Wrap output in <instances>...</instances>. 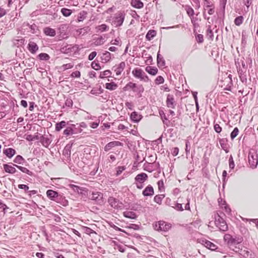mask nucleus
Masks as SVG:
<instances>
[{
	"label": "nucleus",
	"instance_id": "30",
	"mask_svg": "<svg viewBox=\"0 0 258 258\" xmlns=\"http://www.w3.org/2000/svg\"><path fill=\"white\" fill-rule=\"evenodd\" d=\"M13 166L16 167L17 168H18L19 170H20L23 173H26L30 176H32L33 174V173L32 171H30L29 169H28L26 167H22V166H19V165H18L16 164H13Z\"/></svg>",
	"mask_w": 258,
	"mask_h": 258
},
{
	"label": "nucleus",
	"instance_id": "22",
	"mask_svg": "<svg viewBox=\"0 0 258 258\" xmlns=\"http://www.w3.org/2000/svg\"><path fill=\"white\" fill-rule=\"evenodd\" d=\"M131 5L136 9H141L144 7V4L141 0H131Z\"/></svg>",
	"mask_w": 258,
	"mask_h": 258
},
{
	"label": "nucleus",
	"instance_id": "6",
	"mask_svg": "<svg viewBox=\"0 0 258 258\" xmlns=\"http://www.w3.org/2000/svg\"><path fill=\"white\" fill-rule=\"evenodd\" d=\"M154 227L157 231L166 232L171 228V224L163 221H160L156 223Z\"/></svg>",
	"mask_w": 258,
	"mask_h": 258
},
{
	"label": "nucleus",
	"instance_id": "5",
	"mask_svg": "<svg viewBox=\"0 0 258 258\" xmlns=\"http://www.w3.org/2000/svg\"><path fill=\"white\" fill-rule=\"evenodd\" d=\"M248 158L250 167L252 169L256 168L258 164V155L256 152H249Z\"/></svg>",
	"mask_w": 258,
	"mask_h": 258
},
{
	"label": "nucleus",
	"instance_id": "35",
	"mask_svg": "<svg viewBox=\"0 0 258 258\" xmlns=\"http://www.w3.org/2000/svg\"><path fill=\"white\" fill-rule=\"evenodd\" d=\"M105 88L108 90L112 91L115 90L117 88V85L114 82L107 83L105 84Z\"/></svg>",
	"mask_w": 258,
	"mask_h": 258
},
{
	"label": "nucleus",
	"instance_id": "51",
	"mask_svg": "<svg viewBox=\"0 0 258 258\" xmlns=\"http://www.w3.org/2000/svg\"><path fill=\"white\" fill-rule=\"evenodd\" d=\"M164 79L161 76H158L155 80V83L156 85H159L161 84H163L164 83Z\"/></svg>",
	"mask_w": 258,
	"mask_h": 258
},
{
	"label": "nucleus",
	"instance_id": "32",
	"mask_svg": "<svg viewBox=\"0 0 258 258\" xmlns=\"http://www.w3.org/2000/svg\"><path fill=\"white\" fill-rule=\"evenodd\" d=\"M111 58V54L107 51H106L104 53H103L101 56L102 60L105 62L109 61Z\"/></svg>",
	"mask_w": 258,
	"mask_h": 258
},
{
	"label": "nucleus",
	"instance_id": "64",
	"mask_svg": "<svg viewBox=\"0 0 258 258\" xmlns=\"http://www.w3.org/2000/svg\"><path fill=\"white\" fill-rule=\"evenodd\" d=\"M127 228L138 230L140 229V226L135 224H131L129 226H127Z\"/></svg>",
	"mask_w": 258,
	"mask_h": 258
},
{
	"label": "nucleus",
	"instance_id": "58",
	"mask_svg": "<svg viewBox=\"0 0 258 258\" xmlns=\"http://www.w3.org/2000/svg\"><path fill=\"white\" fill-rule=\"evenodd\" d=\"M207 36H209L210 39H213L214 37V34L212 29H211L210 26H209V28L207 30Z\"/></svg>",
	"mask_w": 258,
	"mask_h": 258
},
{
	"label": "nucleus",
	"instance_id": "10",
	"mask_svg": "<svg viewBox=\"0 0 258 258\" xmlns=\"http://www.w3.org/2000/svg\"><path fill=\"white\" fill-rule=\"evenodd\" d=\"M72 144H67L62 152V155L64 157V159L67 162L71 161V154Z\"/></svg>",
	"mask_w": 258,
	"mask_h": 258
},
{
	"label": "nucleus",
	"instance_id": "33",
	"mask_svg": "<svg viewBox=\"0 0 258 258\" xmlns=\"http://www.w3.org/2000/svg\"><path fill=\"white\" fill-rule=\"evenodd\" d=\"M145 70L147 72L152 75H155L158 72V69L155 67L148 66L146 68Z\"/></svg>",
	"mask_w": 258,
	"mask_h": 258
},
{
	"label": "nucleus",
	"instance_id": "3",
	"mask_svg": "<svg viewBox=\"0 0 258 258\" xmlns=\"http://www.w3.org/2000/svg\"><path fill=\"white\" fill-rule=\"evenodd\" d=\"M89 197V199L95 201L96 204L101 205L104 203L103 194L101 192L92 191Z\"/></svg>",
	"mask_w": 258,
	"mask_h": 258
},
{
	"label": "nucleus",
	"instance_id": "50",
	"mask_svg": "<svg viewBox=\"0 0 258 258\" xmlns=\"http://www.w3.org/2000/svg\"><path fill=\"white\" fill-rule=\"evenodd\" d=\"M83 229L85 231V233L88 235H90L91 234H93V233L96 234V233L95 232V231H94L93 230H92L91 228H90L89 227H84Z\"/></svg>",
	"mask_w": 258,
	"mask_h": 258
},
{
	"label": "nucleus",
	"instance_id": "13",
	"mask_svg": "<svg viewBox=\"0 0 258 258\" xmlns=\"http://www.w3.org/2000/svg\"><path fill=\"white\" fill-rule=\"evenodd\" d=\"M219 144L223 150H224L226 153L229 152L228 140L227 138L219 139Z\"/></svg>",
	"mask_w": 258,
	"mask_h": 258
},
{
	"label": "nucleus",
	"instance_id": "61",
	"mask_svg": "<svg viewBox=\"0 0 258 258\" xmlns=\"http://www.w3.org/2000/svg\"><path fill=\"white\" fill-rule=\"evenodd\" d=\"M73 102L71 98H68L65 101V105L69 107H72L73 106Z\"/></svg>",
	"mask_w": 258,
	"mask_h": 258
},
{
	"label": "nucleus",
	"instance_id": "46",
	"mask_svg": "<svg viewBox=\"0 0 258 258\" xmlns=\"http://www.w3.org/2000/svg\"><path fill=\"white\" fill-rule=\"evenodd\" d=\"M72 126L73 130H74V132H73V134H78L79 133H81L82 131V130L81 129V128L80 127V126H79V125L78 124H77L76 125L72 124Z\"/></svg>",
	"mask_w": 258,
	"mask_h": 258
},
{
	"label": "nucleus",
	"instance_id": "48",
	"mask_svg": "<svg viewBox=\"0 0 258 258\" xmlns=\"http://www.w3.org/2000/svg\"><path fill=\"white\" fill-rule=\"evenodd\" d=\"M243 17L242 16L236 17L234 20V24L237 26H240L243 22Z\"/></svg>",
	"mask_w": 258,
	"mask_h": 258
},
{
	"label": "nucleus",
	"instance_id": "59",
	"mask_svg": "<svg viewBox=\"0 0 258 258\" xmlns=\"http://www.w3.org/2000/svg\"><path fill=\"white\" fill-rule=\"evenodd\" d=\"M0 209H2L4 213L5 214L7 212V210L9 208L0 200Z\"/></svg>",
	"mask_w": 258,
	"mask_h": 258
},
{
	"label": "nucleus",
	"instance_id": "29",
	"mask_svg": "<svg viewBox=\"0 0 258 258\" xmlns=\"http://www.w3.org/2000/svg\"><path fill=\"white\" fill-rule=\"evenodd\" d=\"M123 215L124 217L132 219H136L137 217L136 214L133 211H125Z\"/></svg>",
	"mask_w": 258,
	"mask_h": 258
},
{
	"label": "nucleus",
	"instance_id": "12",
	"mask_svg": "<svg viewBox=\"0 0 258 258\" xmlns=\"http://www.w3.org/2000/svg\"><path fill=\"white\" fill-rule=\"evenodd\" d=\"M122 145V143L118 141H112L108 143L104 147V151L106 152H107L109 151L112 148L118 146H121Z\"/></svg>",
	"mask_w": 258,
	"mask_h": 258
},
{
	"label": "nucleus",
	"instance_id": "1",
	"mask_svg": "<svg viewBox=\"0 0 258 258\" xmlns=\"http://www.w3.org/2000/svg\"><path fill=\"white\" fill-rule=\"evenodd\" d=\"M47 197L51 201L62 204L63 206L68 205V201L64 199L62 195L59 194L57 191L52 189H48L46 191Z\"/></svg>",
	"mask_w": 258,
	"mask_h": 258
},
{
	"label": "nucleus",
	"instance_id": "8",
	"mask_svg": "<svg viewBox=\"0 0 258 258\" xmlns=\"http://www.w3.org/2000/svg\"><path fill=\"white\" fill-rule=\"evenodd\" d=\"M108 203L110 206L116 209H121L123 208V205L122 202H120L118 199L110 197L108 199Z\"/></svg>",
	"mask_w": 258,
	"mask_h": 258
},
{
	"label": "nucleus",
	"instance_id": "24",
	"mask_svg": "<svg viewBox=\"0 0 258 258\" xmlns=\"http://www.w3.org/2000/svg\"><path fill=\"white\" fill-rule=\"evenodd\" d=\"M144 72L142 69L136 68L133 70L132 74L135 78L140 79Z\"/></svg>",
	"mask_w": 258,
	"mask_h": 258
},
{
	"label": "nucleus",
	"instance_id": "63",
	"mask_svg": "<svg viewBox=\"0 0 258 258\" xmlns=\"http://www.w3.org/2000/svg\"><path fill=\"white\" fill-rule=\"evenodd\" d=\"M196 39L198 43H202L204 41L203 35L202 34H198L196 37Z\"/></svg>",
	"mask_w": 258,
	"mask_h": 258
},
{
	"label": "nucleus",
	"instance_id": "57",
	"mask_svg": "<svg viewBox=\"0 0 258 258\" xmlns=\"http://www.w3.org/2000/svg\"><path fill=\"white\" fill-rule=\"evenodd\" d=\"M186 13H187V15L189 17L193 16L195 14L194 9L190 7H187V8L186 9Z\"/></svg>",
	"mask_w": 258,
	"mask_h": 258
},
{
	"label": "nucleus",
	"instance_id": "31",
	"mask_svg": "<svg viewBox=\"0 0 258 258\" xmlns=\"http://www.w3.org/2000/svg\"><path fill=\"white\" fill-rule=\"evenodd\" d=\"M157 32L154 30H150L146 35V38L147 40H151L156 35Z\"/></svg>",
	"mask_w": 258,
	"mask_h": 258
},
{
	"label": "nucleus",
	"instance_id": "26",
	"mask_svg": "<svg viewBox=\"0 0 258 258\" xmlns=\"http://www.w3.org/2000/svg\"><path fill=\"white\" fill-rule=\"evenodd\" d=\"M157 65L159 67H162L165 65V61L163 57L160 54L159 51L157 56Z\"/></svg>",
	"mask_w": 258,
	"mask_h": 258
},
{
	"label": "nucleus",
	"instance_id": "54",
	"mask_svg": "<svg viewBox=\"0 0 258 258\" xmlns=\"http://www.w3.org/2000/svg\"><path fill=\"white\" fill-rule=\"evenodd\" d=\"M214 129L215 131L218 134L220 133L222 131V127L220 125L215 122H214Z\"/></svg>",
	"mask_w": 258,
	"mask_h": 258
},
{
	"label": "nucleus",
	"instance_id": "18",
	"mask_svg": "<svg viewBox=\"0 0 258 258\" xmlns=\"http://www.w3.org/2000/svg\"><path fill=\"white\" fill-rule=\"evenodd\" d=\"M143 195L144 196H152L154 195L153 187L151 185H148L143 191Z\"/></svg>",
	"mask_w": 258,
	"mask_h": 258
},
{
	"label": "nucleus",
	"instance_id": "41",
	"mask_svg": "<svg viewBox=\"0 0 258 258\" xmlns=\"http://www.w3.org/2000/svg\"><path fill=\"white\" fill-rule=\"evenodd\" d=\"M37 57L41 60H48L50 59L49 55L46 53H40Z\"/></svg>",
	"mask_w": 258,
	"mask_h": 258
},
{
	"label": "nucleus",
	"instance_id": "56",
	"mask_svg": "<svg viewBox=\"0 0 258 258\" xmlns=\"http://www.w3.org/2000/svg\"><path fill=\"white\" fill-rule=\"evenodd\" d=\"M227 3V0H220V7L223 13L225 12V6Z\"/></svg>",
	"mask_w": 258,
	"mask_h": 258
},
{
	"label": "nucleus",
	"instance_id": "55",
	"mask_svg": "<svg viewBox=\"0 0 258 258\" xmlns=\"http://www.w3.org/2000/svg\"><path fill=\"white\" fill-rule=\"evenodd\" d=\"M204 7L206 8H212L214 6V4L209 0H204Z\"/></svg>",
	"mask_w": 258,
	"mask_h": 258
},
{
	"label": "nucleus",
	"instance_id": "62",
	"mask_svg": "<svg viewBox=\"0 0 258 258\" xmlns=\"http://www.w3.org/2000/svg\"><path fill=\"white\" fill-rule=\"evenodd\" d=\"M125 169V166H118L116 170V175H120Z\"/></svg>",
	"mask_w": 258,
	"mask_h": 258
},
{
	"label": "nucleus",
	"instance_id": "9",
	"mask_svg": "<svg viewBox=\"0 0 258 258\" xmlns=\"http://www.w3.org/2000/svg\"><path fill=\"white\" fill-rule=\"evenodd\" d=\"M199 242L211 250H216L218 249L216 245L206 239H200Z\"/></svg>",
	"mask_w": 258,
	"mask_h": 258
},
{
	"label": "nucleus",
	"instance_id": "38",
	"mask_svg": "<svg viewBox=\"0 0 258 258\" xmlns=\"http://www.w3.org/2000/svg\"><path fill=\"white\" fill-rule=\"evenodd\" d=\"M60 12L63 16L69 17L72 14V11L70 9L66 8H63L61 9Z\"/></svg>",
	"mask_w": 258,
	"mask_h": 258
},
{
	"label": "nucleus",
	"instance_id": "34",
	"mask_svg": "<svg viewBox=\"0 0 258 258\" xmlns=\"http://www.w3.org/2000/svg\"><path fill=\"white\" fill-rule=\"evenodd\" d=\"M74 132V130H73L72 124H69L67 126L66 128L63 131V135L69 136L72 135Z\"/></svg>",
	"mask_w": 258,
	"mask_h": 258
},
{
	"label": "nucleus",
	"instance_id": "16",
	"mask_svg": "<svg viewBox=\"0 0 258 258\" xmlns=\"http://www.w3.org/2000/svg\"><path fill=\"white\" fill-rule=\"evenodd\" d=\"M125 67V63L124 61L121 62L117 67H113L114 72L116 73V75L118 76L121 74L122 72L123 71Z\"/></svg>",
	"mask_w": 258,
	"mask_h": 258
},
{
	"label": "nucleus",
	"instance_id": "45",
	"mask_svg": "<svg viewBox=\"0 0 258 258\" xmlns=\"http://www.w3.org/2000/svg\"><path fill=\"white\" fill-rule=\"evenodd\" d=\"M144 91V88L142 85H136V87L134 89V92L138 93L139 94H141Z\"/></svg>",
	"mask_w": 258,
	"mask_h": 258
},
{
	"label": "nucleus",
	"instance_id": "40",
	"mask_svg": "<svg viewBox=\"0 0 258 258\" xmlns=\"http://www.w3.org/2000/svg\"><path fill=\"white\" fill-rule=\"evenodd\" d=\"M25 160L21 155H17L14 160V162L19 164H23Z\"/></svg>",
	"mask_w": 258,
	"mask_h": 258
},
{
	"label": "nucleus",
	"instance_id": "11",
	"mask_svg": "<svg viewBox=\"0 0 258 258\" xmlns=\"http://www.w3.org/2000/svg\"><path fill=\"white\" fill-rule=\"evenodd\" d=\"M166 105L169 108H174L176 103L174 101V99L172 95L168 94L166 99Z\"/></svg>",
	"mask_w": 258,
	"mask_h": 258
},
{
	"label": "nucleus",
	"instance_id": "15",
	"mask_svg": "<svg viewBox=\"0 0 258 258\" xmlns=\"http://www.w3.org/2000/svg\"><path fill=\"white\" fill-rule=\"evenodd\" d=\"M148 179V175L145 173L138 174L135 177V182L144 183Z\"/></svg>",
	"mask_w": 258,
	"mask_h": 258
},
{
	"label": "nucleus",
	"instance_id": "49",
	"mask_svg": "<svg viewBox=\"0 0 258 258\" xmlns=\"http://www.w3.org/2000/svg\"><path fill=\"white\" fill-rule=\"evenodd\" d=\"M238 133L239 130L238 127H235L230 134L231 139L233 140L238 135Z\"/></svg>",
	"mask_w": 258,
	"mask_h": 258
},
{
	"label": "nucleus",
	"instance_id": "14",
	"mask_svg": "<svg viewBox=\"0 0 258 258\" xmlns=\"http://www.w3.org/2000/svg\"><path fill=\"white\" fill-rule=\"evenodd\" d=\"M27 48L31 53L34 54L38 50L39 47L35 42L30 41L28 44Z\"/></svg>",
	"mask_w": 258,
	"mask_h": 258
},
{
	"label": "nucleus",
	"instance_id": "27",
	"mask_svg": "<svg viewBox=\"0 0 258 258\" xmlns=\"http://www.w3.org/2000/svg\"><path fill=\"white\" fill-rule=\"evenodd\" d=\"M44 33L47 36L53 37L56 35L55 30L50 27H46L44 29Z\"/></svg>",
	"mask_w": 258,
	"mask_h": 258
},
{
	"label": "nucleus",
	"instance_id": "4",
	"mask_svg": "<svg viewBox=\"0 0 258 258\" xmlns=\"http://www.w3.org/2000/svg\"><path fill=\"white\" fill-rule=\"evenodd\" d=\"M215 224L220 231H226L228 230V226L225 221L217 214L215 216Z\"/></svg>",
	"mask_w": 258,
	"mask_h": 258
},
{
	"label": "nucleus",
	"instance_id": "47",
	"mask_svg": "<svg viewBox=\"0 0 258 258\" xmlns=\"http://www.w3.org/2000/svg\"><path fill=\"white\" fill-rule=\"evenodd\" d=\"M40 137L38 135L32 136V135H28L27 136L26 139L29 141H33L36 140H39Z\"/></svg>",
	"mask_w": 258,
	"mask_h": 258
},
{
	"label": "nucleus",
	"instance_id": "60",
	"mask_svg": "<svg viewBox=\"0 0 258 258\" xmlns=\"http://www.w3.org/2000/svg\"><path fill=\"white\" fill-rule=\"evenodd\" d=\"M229 166L231 169H233L234 168L235 164L232 156H230L229 159Z\"/></svg>",
	"mask_w": 258,
	"mask_h": 258
},
{
	"label": "nucleus",
	"instance_id": "23",
	"mask_svg": "<svg viewBox=\"0 0 258 258\" xmlns=\"http://www.w3.org/2000/svg\"><path fill=\"white\" fill-rule=\"evenodd\" d=\"M245 73L246 71L245 70L244 71L243 70L241 69H239L238 70V74L239 75L240 79L242 83H246L247 82V77Z\"/></svg>",
	"mask_w": 258,
	"mask_h": 258
},
{
	"label": "nucleus",
	"instance_id": "20",
	"mask_svg": "<svg viewBox=\"0 0 258 258\" xmlns=\"http://www.w3.org/2000/svg\"><path fill=\"white\" fill-rule=\"evenodd\" d=\"M3 153L8 158H11L16 154V151L13 148H9L4 149Z\"/></svg>",
	"mask_w": 258,
	"mask_h": 258
},
{
	"label": "nucleus",
	"instance_id": "28",
	"mask_svg": "<svg viewBox=\"0 0 258 258\" xmlns=\"http://www.w3.org/2000/svg\"><path fill=\"white\" fill-rule=\"evenodd\" d=\"M68 124H69L68 122H67L64 120L57 122L55 124V131L59 132L62 128L66 127Z\"/></svg>",
	"mask_w": 258,
	"mask_h": 258
},
{
	"label": "nucleus",
	"instance_id": "19",
	"mask_svg": "<svg viewBox=\"0 0 258 258\" xmlns=\"http://www.w3.org/2000/svg\"><path fill=\"white\" fill-rule=\"evenodd\" d=\"M39 140L42 145L45 148H48L51 143V140L49 138L44 136H41Z\"/></svg>",
	"mask_w": 258,
	"mask_h": 258
},
{
	"label": "nucleus",
	"instance_id": "25",
	"mask_svg": "<svg viewBox=\"0 0 258 258\" xmlns=\"http://www.w3.org/2000/svg\"><path fill=\"white\" fill-rule=\"evenodd\" d=\"M95 29L97 33H101L108 31L109 27L107 25L103 24L96 26Z\"/></svg>",
	"mask_w": 258,
	"mask_h": 258
},
{
	"label": "nucleus",
	"instance_id": "52",
	"mask_svg": "<svg viewBox=\"0 0 258 258\" xmlns=\"http://www.w3.org/2000/svg\"><path fill=\"white\" fill-rule=\"evenodd\" d=\"M110 43L113 45L121 46V41L119 37H118L115 39L114 40H112L110 42Z\"/></svg>",
	"mask_w": 258,
	"mask_h": 258
},
{
	"label": "nucleus",
	"instance_id": "43",
	"mask_svg": "<svg viewBox=\"0 0 258 258\" xmlns=\"http://www.w3.org/2000/svg\"><path fill=\"white\" fill-rule=\"evenodd\" d=\"M69 187L72 188L75 192H78L80 194V191H82L81 189H84V187H81L75 184H70L69 185Z\"/></svg>",
	"mask_w": 258,
	"mask_h": 258
},
{
	"label": "nucleus",
	"instance_id": "36",
	"mask_svg": "<svg viewBox=\"0 0 258 258\" xmlns=\"http://www.w3.org/2000/svg\"><path fill=\"white\" fill-rule=\"evenodd\" d=\"M136 84L132 82L128 83L123 88V90L124 91H127L131 89L134 91V89L136 87Z\"/></svg>",
	"mask_w": 258,
	"mask_h": 258
},
{
	"label": "nucleus",
	"instance_id": "37",
	"mask_svg": "<svg viewBox=\"0 0 258 258\" xmlns=\"http://www.w3.org/2000/svg\"><path fill=\"white\" fill-rule=\"evenodd\" d=\"M82 191H80V195L81 196L82 198L83 199V201H86L87 200V197L88 196V190L86 188H84V189H81Z\"/></svg>",
	"mask_w": 258,
	"mask_h": 258
},
{
	"label": "nucleus",
	"instance_id": "2",
	"mask_svg": "<svg viewBox=\"0 0 258 258\" xmlns=\"http://www.w3.org/2000/svg\"><path fill=\"white\" fill-rule=\"evenodd\" d=\"M125 16L124 11H118L113 17L112 21V25H114L115 27H118L122 26Z\"/></svg>",
	"mask_w": 258,
	"mask_h": 258
},
{
	"label": "nucleus",
	"instance_id": "17",
	"mask_svg": "<svg viewBox=\"0 0 258 258\" xmlns=\"http://www.w3.org/2000/svg\"><path fill=\"white\" fill-rule=\"evenodd\" d=\"M142 117H143L142 115L141 114H139L136 111H133V112H132V113L131 114V115H130L131 119L134 122H139L141 120Z\"/></svg>",
	"mask_w": 258,
	"mask_h": 258
},
{
	"label": "nucleus",
	"instance_id": "53",
	"mask_svg": "<svg viewBox=\"0 0 258 258\" xmlns=\"http://www.w3.org/2000/svg\"><path fill=\"white\" fill-rule=\"evenodd\" d=\"M92 68L95 70H99L101 69L100 64L98 62H96V61H93L91 63Z\"/></svg>",
	"mask_w": 258,
	"mask_h": 258
},
{
	"label": "nucleus",
	"instance_id": "7",
	"mask_svg": "<svg viewBox=\"0 0 258 258\" xmlns=\"http://www.w3.org/2000/svg\"><path fill=\"white\" fill-rule=\"evenodd\" d=\"M224 240L225 242L230 246L236 245L240 244L241 242V238H234L231 235L226 234L224 236Z\"/></svg>",
	"mask_w": 258,
	"mask_h": 258
},
{
	"label": "nucleus",
	"instance_id": "42",
	"mask_svg": "<svg viewBox=\"0 0 258 258\" xmlns=\"http://www.w3.org/2000/svg\"><path fill=\"white\" fill-rule=\"evenodd\" d=\"M165 197V195H156L154 198V201L155 202H156V203L159 204V205H161V203H162V200Z\"/></svg>",
	"mask_w": 258,
	"mask_h": 258
},
{
	"label": "nucleus",
	"instance_id": "21",
	"mask_svg": "<svg viewBox=\"0 0 258 258\" xmlns=\"http://www.w3.org/2000/svg\"><path fill=\"white\" fill-rule=\"evenodd\" d=\"M3 167H4V169L6 172H7V173H9L10 174H14L17 171L14 166H12L8 164H4L3 165Z\"/></svg>",
	"mask_w": 258,
	"mask_h": 258
},
{
	"label": "nucleus",
	"instance_id": "39",
	"mask_svg": "<svg viewBox=\"0 0 258 258\" xmlns=\"http://www.w3.org/2000/svg\"><path fill=\"white\" fill-rule=\"evenodd\" d=\"M87 13L85 11H81L78 16L77 20L79 22L83 21L87 17Z\"/></svg>",
	"mask_w": 258,
	"mask_h": 258
},
{
	"label": "nucleus",
	"instance_id": "44",
	"mask_svg": "<svg viewBox=\"0 0 258 258\" xmlns=\"http://www.w3.org/2000/svg\"><path fill=\"white\" fill-rule=\"evenodd\" d=\"M111 75V72L110 70H106L104 72H101L99 77L101 79L104 78L105 77H109Z\"/></svg>",
	"mask_w": 258,
	"mask_h": 258
}]
</instances>
